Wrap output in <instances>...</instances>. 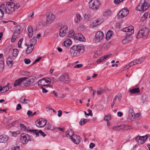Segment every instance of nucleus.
Segmentation results:
<instances>
[{
  "label": "nucleus",
  "mask_w": 150,
  "mask_h": 150,
  "mask_svg": "<svg viewBox=\"0 0 150 150\" xmlns=\"http://www.w3.org/2000/svg\"><path fill=\"white\" fill-rule=\"evenodd\" d=\"M20 5L18 4H15L13 2L8 3L6 6L4 4H2L0 6V13L1 17H3L4 13L12 14L16 9L18 8Z\"/></svg>",
  "instance_id": "1"
},
{
  "label": "nucleus",
  "mask_w": 150,
  "mask_h": 150,
  "mask_svg": "<svg viewBox=\"0 0 150 150\" xmlns=\"http://www.w3.org/2000/svg\"><path fill=\"white\" fill-rule=\"evenodd\" d=\"M84 49V47L81 45H73L70 50L69 54L72 57H79L83 53Z\"/></svg>",
  "instance_id": "2"
},
{
  "label": "nucleus",
  "mask_w": 150,
  "mask_h": 150,
  "mask_svg": "<svg viewBox=\"0 0 150 150\" xmlns=\"http://www.w3.org/2000/svg\"><path fill=\"white\" fill-rule=\"evenodd\" d=\"M31 82L30 79L27 77L21 78L16 80L13 86H20L21 87H26L29 86Z\"/></svg>",
  "instance_id": "3"
},
{
  "label": "nucleus",
  "mask_w": 150,
  "mask_h": 150,
  "mask_svg": "<svg viewBox=\"0 0 150 150\" xmlns=\"http://www.w3.org/2000/svg\"><path fill=\"white\" fill-rule=\"evenodd\" d=\"M150 6V0H141L136 8L137 10L143 12Z\"/></svg>",
  "instance_id": "4"
},
{
  "label": "nucleus",
  "mask_w": 150,
  "mask_h": 150,
  "mask_svg": "<svg viewBox=\"0 0 150 150\" xmlns=\"http://www.w3.org/2000/svg\"><path fill=\"white\" fill-rule=\"evenodd\" d=\"M149 31V29L148 28H143L138 32L137 36V38H139L146 36Z\"/></svg>",
  "instance_id": "5"
},
{
  "label": "nucleus",
  "mask_w": 150,
  "mask_h": 150,
  "mask_svg": "<svg viewBox=\"0 0 150 150\" xmlns=\"http://www.w3.org/2000/svg\"><path fill=\"white\" fill-rule=\"evenodd\" d=\"M89 7L92 9H98L99 6V3L97 0H91L89 3Z\"/></svg>",
  "instance_id": "6"
},
{
  "label": "nucleus",
  "mask_w": 150,
  "mask_h": 150,
  "mask_svg": "<svg viewBox=\"0 0 150 150\" xmlns=\"http://www.w3.org/2000/svg\"><path fill=\"white\" fill-rule=\"evenodd\" d=\"M129 11L127 8H124L120 10L118 13V19H120L126 16L129 13Z\"/></svg>",
  "instance_id": "7"
},
{
  "label": "nucleus",
  "mask_w": 150,
  "mask_h": 150,
  "mask_svg": "<svg viewBox=\"0 0 150 150\" xmlns=\"http://www.w3.org/2000/svg\"><path fill=\"white\" fill-rule=\"evenodd\" d=\"M104 36L103 33L101 31L97 32L95 34V41L99 42L103 39Z\"/></svg>",
  "instance_id": "8"
},
{
  "label": "nucleus",
  "mask_w": 150,
  "mask_h": 150,
  "mask_svg": "<svg viewBox=\"0 0 150 150\" xmlns=\"http://www.w3.org/2000/svg\"><path fill=\"white\" fill-rule=\"evenodd\" d=\"M51 82V79L50 78H43L40 81H39L38 82V84L39 85H40V83H41L40 85H43L45 86H47L48 85L50 84Z\"/></svg>",
  "instance_id": "9"
},
{
  "label": "nucleus",
  "mask_w": 150,
  "mask_h": 150,
  "mask_svg": "<svg viewBox=\"0 0 150 150\" xmlns=\"http://www.w3.org/2000/svg\"><path fill=\"white\" fill-rule=\"evenodd\" d=\"M134 27L132 26H130L128 27H125L123 28L122 30L124 32H128L127 35H130L134 33Z\"/></svg>",
  "instance_id": "10"
},
{
  "label": "nucleus",
  "mask_w": 150,
  "mask_h": 150,
  "mask_svg": "<svg viewBox=\"0 0 150 150\" xmlns=\"http://www.w3.org/2000/svg\"><path fill=\"white\" fill-rule=\"evenodd\" d=\"M22 137H23L22 142L23 144H26L28 141L32 140L31 138L28 134L23 133L22 134Z\"/></svg>",
  "instance_id": "11"
},
{
  "label": "nucleus",
  "mask_w": 150,
  "mask_h": 150,
  "mask_svg": "<svg viewBox=\"0 0 150 150\" xmlns=\"http://www.w3.org/2000/svg\"><path fill=\"white\" fill-rule=\"evenodd\" d=\"M68 31V27L65 25L62 27L59 31V36L62 37H64Z\"/></svg>",
  "instance_id": "12"
},
{
  "label": "nucleus",
  "mask_w": 150,
  "mask_h": 150,
  "mask_svg": "<svg viewBox=\"0 0 150 150\" xmlns=\"http://www.w3.org/2000/svg\"><path fill=\"white\" fill-rule=\"evenodd\" d=\"M55 16L52 13H48L47 16V22L48 24H50L55 19Z\"/></svg>",
  "instance_id": "13"
},
{
  "label": "nucleus",
  "mask_w": 150,
  "mask_h": 150,
  "mask_svg": "<svg viewBox=\"0 0 150 150\" xmlns=\"http://www.w3.org/2000/svg\"><path fill=\"white\" fill-rule=\"evenodd\" d=\"M147 138V137L146 136H139L136 138V140L137 143L139 144H142L144 142Z\"/></svg>",
  "instance_id": "14"
},
{
  "label": "nucleus",
  "mask_w": 150,
  "mask_h": 150,
  "mask_svg": "<svg viewBox=\"0 0 150 150\" xmlns=\"http://www.w3.org/2000/svg\"><path fill=\"white\" fill-rule=\"evenodd\" d=\"M58 79L59 81L66 83H67L70 80L69 76H59Z\"/></svg>",
  "instance_id": "15"
},
{
  "label": "nucleus",
  "mask_w": 150,
  "mask_h": 150,
  "mask_svg": "<svg viewBox=\"0 0 150 150\" xmlns=\"http://www.w3.org/2000/svg\"><path fill=\"white\" fill-rule=\"evenodd\" d=\"M81 138L76 135H74L73 138L71 139L72 141L76 144H78L80 142Z\"/></svg>",
  "instance_id": "16"
},
{
  "label": "nucleus",
  "mask_w": 150,
  "mask_h": 150,
  "mask_svg": "<svg viewBox=\"0 0 150 150\" xmlns=\"http://www.w3.org/2000/svg\"><path fill=\"white\" fill-rule=\"evenodd\" d=\"M26 46H27L25 52L26 54H29L30 53L33 51L34 48V45L33 44H30V45H28L27 43L25 44Z\"/></svg>",
  "instance_id": "17"
},
{
  "label": "nucleus",
  "mask_w": 150,
  "mask_h": 150,
  "mask_svg": "<svg viewBox=\"0 0 150 150\" xmlns=\"http://www.w3.org/2000/svg\"><path fill=\"white\" fill-rule=\"evenodd\" d=\"M125 125H122L113 127L114 130L118 131H123L125 130Z\"/></svg>",
  "instance_id": "18"
},
{
  "label": "nucleus",
  "mask_w": 150,
  "mask_h": 150,
  "mask_svg": "<svg viewBox=\"0 0 150 150\" xmlns=\"http://www.w3.org/2000/svg\"><path fill=\"white\" fill-rule=\"evenodd\" d=\"M47 120L44 119H41L38 122V123L39 124V125L40 126V127H43L46 125Z\"/></svg>",
  "instance_id": "19"
},
{
  "label": "nucleus",
  "mask_w": 150,
  "mask_h": 150,
  "mask_svg": "<svg viewBox=\"0 0 150 150\" xmlns=\"http://www.w3.org/2000/svg\"><path fill=\"white\" fill-rule=\"evenodd\" d=\"M103 22V19L99 18L96 20L94 21L93 22V27H96L100 24Z\"/></svg>",
  "instance_id": "20"
},
{
  "label": "nucleus",
  "mask_w": 150,
  "mask_h": 150,
  "mask_svg": "<svg viewBox=\"0 0 150 150\" xmlns=\"http://www.w3.org/2000/svg\"><path fill=\"white\" fill-rule=\"evenodd\" d=\"M74 132L71 129L68 130L67 131L66 136L67 137H69L70 139H71V138H73L74 136Z\"/></svg>",
  "instance_id": "21"
},
{
  "label": "nucleus",
  "mask_w": 150,
  "mask_h": 150,
  "mask_svg": "<svg viewBox=\"0 0 150 150\" xmlns=\"http://www.w3.org/2000/svg\"><path fill=\"white\" fill-rule=\"evenodd\" d=\"M8 137L4 134L0 136V142H6L8 140Z\"/></svg>",
  "instance_id": "22"
},
{
  "label": "nucleus",
  "mask_w": 150,
  "mask_h": 150,
  "mask_svg": "<svg viewBox=\"0 0 150 150\" xmlns=\"http://www.w3.org/2000/svg\"><path fill=\"white\" fill-rule=\"evenodd\" d=\"M112 13L111 10L110 9H108L104 11L103 13V15L104 16L107 17L110 16Z\"/></svg>",
  "instance_id": "23"
},
{
  "label": "nucleus",
  "mask_w": 150,
  "mask_h": 150,
  "mask_svg": "<svg viewBox=\"0 0 150 150\" xmlns=\"http://www.w3.org/2000/svg\"><path fill=\"white\" fill-rule=\"evenodd\" d=\"M145 57H144L139 58V59H137L134 60V63H135V64H139L142 63L144 60Z\"/></svg>",
  "instance_id": "24"
},
{
  "label": "nucleus",
  "mask_w": 150,
  "mask_h": 150,
  "mask_svg": "<svg viewBox=\"0 0 150 150\" xmlns=\"http://www.w3.org/2000/svg\"><path fill=\"white\" fill-rule=\"evenodd\" d=\"M131 39L132 38L130 37L127 36L122 40V42L123 44H127L130 42Z\"/></svg>",
  "instance_id": "25"
},
{
  "label": "nucleus",
  "mask_w": 150,
  "mask_h": 150,
  "mask_svg": "<svg viewBox=\"0 0 150 150\" xmlns=\"http://www.w3.org/2000/svg\"><path fill=\"white\" fill-rule=\"evenodd\" d=\"M140 91L138 88H135L129 90V92L131 94L138 93L140 92Z\"/></svg>",
  "instance_id": "26"
},
{
  "label": "nucleus",
  "mask_w": 150,
  "mask_h": 150,
  "mask_svg": "<svg viewBox=\"0 0 150 150\" xmlns=\"http://www.w3.org/2000/svg\"><path fill=\"white\" fill-rule=\"evenodd\" d=\"M9 89V88L8 85L2 87V86H0V91H3L2 93L6 92Z\"/></svg>",
  "instance_id": "27"
},
{
  "label": "nucleus",
  "mask_w": 150,
  "mask_h": 150,
  "mask_svg": "<svg viewBox=\"0 0 150 150\" xmlns=\"http://www.w3.org/2000/svg\"><path fill=\"white\" fill-rule=\"evenodd\" d=\"M76 38L77 40L81 41L83 42L85 40V37L80 33L78 34V36L76 37Z\"/></svg>",
  "instance_id": "28"
},
{
  "label": "nucleus",
  "mask_w": 150,
  "mask_h": 150,
  "mask_svg": "<svg viewBox=\"0 0 150 150\" xmlns=\"http://www.w3.org/2000/svg\"><path fill=\"white\" fill-rule=\"evenodd\" d=\"M63 43L64 46L67 47H69L71 44L72 42L70 39H68L64 41Z\"/></svg>",
  "instance_id": "29"
},
{
  "label": "nucleus",
  "mask_w": 150,
  "mask_h": 150,
  "mask_svg": "<svg viewBox=\"0 0 150 150\" xmlns=\"http://www.w3.org/2000/svg\"><path fill=\"white\" fill-rule=\"evenodd\" d=\"M112 35V32L110 30H108L106 35V40H109Z\"/></svg>",
  "instance_id": "30"
},
{
  "label": "nucleus",
  "mask_w": 150,
  "mask_h": 150,
  "mask_svg": "<svg viewBox=\"0 0 150 150\" xmlns=\"http://www.w3.org/2000/svg\"><path fill=\"white\" fill-rule=\"evenodd\" d=\"M13 61L11 58H8L6 61V63L10 67H11L12 66Z\"/></svg>",
  "instance_id": "31"
},
{
  "label": "nucleus",
  "mask_w": 150,
  "mask_h": 150,
  "mask_svg": "<svg viewBox=\"0 0 150 150\" xmlns=\"http://www.w3.org/2000/svg\"><path fill=\"white\" fill-rule=\"evenodd\" d=\"M76 17L77 20L75 21V23H79L82 20L81 16L80 14L78 13L76 14Z\"/></svg>",
  "instance_id": "32"
},
{
  "label": "nucleus",
  "mask_w": 150,
  "mask_h": 150,
  "mask_svg": "<svg viewBox=\"0 0 150 150\" xmlns=\"http://www.w3.org/2000/svg\"><path fill=\"white\" fill-rule=\"evenodd\" d=\"M27 130H29V132L32 133H33V134H35L37 136H38L39 134L40 133L39 132V131L36 129L32 130L30 129H27Z\"/></svg>",
  "instance_id": "33"
},
{
  "label": "nucleus",
  "mask_w": 150,
  "mask_h": 150,
  "mask_svg": "<svg viewBox=\"0 0 150 150\" xmlns=\"http://www.w3.org/2000/svg\"><path fill=\"white\" fill-rule=\"evenodd\" d=\"M148 16V13L147 12L145 13L143 15L141 18L140 20L144 22V21L147 18Z\"/></svg>",
  "instance_id": "34"
},
{
  "label": "nucleus",
  "mask_w": 150,
  "mask_h": 150,
  "mask_svg": "<svg viewBox=\"0 0 150 150\" xmlns=\"http://www.w3.org/2000/svg\"><path fill=\"white\" fill-rule=\"evenodd\" d=\"M89 121L88 119H82L79 122V124L81 125H83L85 124L87 122Z\"/></svg>",
  "instance_id": "35"
},
{
  "label": "nucleus",
  "mask_w": 150,
  "mask_h": 150,
  "mask_svg": "<svg viewBox=\"0 0 150 150\" xmlns=\"http://www.w3.org/2000/svg\"><path fill=\"white\" fill-rule=\"evenodd\" d=\"M134 115V110L132 108H130L129 111V117H133Z\"/></svg>",
  "instance_id": "36"
},
{
  "label": "nucleus",
  "mask_w": 150,
  "mask_h": 150,
  "mask_svg": "<svg viewBox=\"0 0 150 150\" xmlns=\"http://www.w3.org/2000/svg\"><path fill=\"white\" fill-rule=\"evenodd\" d=\"M20 127L21 129L22 130L25 131L26 130L29 132V130H27V129H28L23 124H21L20 125Z\"/></svg>",
  "instance_id": "37"
},
{
  "label": "nucleus",
  "mask_w": 150,
  "mask_h": 150,
  "mask_svg": "<svg viewBox=\"0 0 150 150\" xmlns=\"http://www.w3.org/2000/svg\"><path fill=\"white\" fill-rule=\"evenodd\" d=\"M90 18V13L89 12H87L84 16V18L85 20L88 21Z\"/></svg>",
  "instance_id": "38"
},
{
  "label": "nucleus",
  "mask_w": 150,
  "mask_h": 150,
  "mask_svg": "<svg viewBox=\"0 0 150 150\" xmlns=\"http://www.w3.org/2000/svg\"><path fill=\"white\" fill-rule=\"evenodd\" d=\"M4 68V62L3 61L0 60V71H2Z\"/></svg>",
  "instance_id": "39"
},
{
  "label": "nucleus",
  "mask_w": 150,
  "mask_h": 150,
  "mask_svg": "<svg viewBox=\"0 0 150 150\" xmlns=\"http://www.w3.org/2000/svg\"><path fill=\"white\" fill-rule=\"evenodd\" d=\"M18 50L16 49H14L12 53V55L14 57H16L18 54Z\"/></svg>",
  "instance_id": "40"
},
{
  "label": "nucleus",
  "mask_w": 150,
  "mask_h": 150,
  "mask_svg": "<svg viewBox=\"0 0 150 150\" xmlns=\"http://www.w3.org/2000/svg\"><path fill=\"white\" fill-rule=\"evenodd\" d=\"M74 32L73 30H71L69 32V33L68 35V36L69 38L71 37L74 35Z\"/></svg>",
  "instance_id": "41"
},
{
  "label": "nucleus",
  "mask_w": 150,
  "mask_h": 150,
  "mask_svg": "<svg viewBox=\"0 0 150 150\" xmlns=\"http://www.w3.org/2000/svg\"><path fill=\"white\" fill-rule=\"evenodd\" d=\"M133 129L132 126L129 125H125V130H128L129 129Z\"/></svg>",
  "instance_id": "42"
},
{
  "label": "nucleus",
  "mask_w": 150,
  "mask_h": 150,
  "mask_svg": "<svg viewBox=\"0 0 150 150\" xmlns=\"http://www.w3.org/2000/svg\"><path fill=\"white\" fill-rule=\"evenodd\" d=\"M88 113L86 114V111H84L85 114L86 115H87L88 116L90 115L91 116H93V114L92 112V111L90 109H88Z\"/></svg>",
  "instance_id": "43"
},
{
  "label": "nucleus",
  "mask_w": 150,
  "mask_h": 150,
  "mask_svg": "<svg viewBox=\"0 0 150 150\" xmlns=\"http://www.w3.org/2000/svg\"><path fill=\"white\" fill-rule=\"evenodd\" d=\"M37 40L35 38L33 37V38L31 40L30 42L32 43V44H33L34 46L36 43Z\"/></svg>",
  "instance_id": "44"
},
{
  "label": "nucleus",
  "mask_w": 150,
  "mask_h": 150,
  "mask_svg": "<svg viewBox=\"0 0 150 150\" xmlns=\"http://www.w3.org/2000/svg\"><path fill=\"white\" fill-rule=\"evenodd\" d=\"M28 32H33V28L31 25H29L28 27Z\"/></svg>",
  "instance_id": "45"
},
{
  "label": "nucleus",
  "mask_w": 150,
  "mask_h": 150,
  "mask_svg": "<svg viewBox=\"0 0 150 150\" xmlns=\"http://www.w3.org/2000/svg\"><path fill=\"white\" fill-rule=\"evenodd\" d=\"M111 119V115H106L104 117V119L105 120L108 121L110 120Z\"/></svg>",
  "instance_id": "46"
},
{
  "label": "nucleus",
  "mask_w": 150,
  "mask_h": 150,
  "mask_svg": "<svg viewBox=\"0 0 150 150\" xmlns=\"http://www.w3.org/2000/svg\"><path fill=\"white\" fill-rule=\"evenodd\" d=\"M51 125L50 124H47L45 126V129L46 130H50L51 129Z\"/></svg>",
  "instance_id": "47"
},
{
  "label": "nucleus",
  "mask_w": 150,
  "mask_h": 150,
  "mask_svg": "<svg viewBox=\"0 0 150 150\" xmlns=\"http://www.w3.org/2000/svg\"><path fill=\"white\" fill-rule=\"evenodd\" d=\"M23 40V38H21L19 41L18 43V46L19 47H21V43Z\"/></svg>",
  "instance_id": "48"
},
{
  "label": "nucleus",
  "mask_w": 150,
  "mask_h": 150,
  "mask_svg": "<svg viewBox=\"0 0 150 150\" xmlns=\"http://www.w3.org/2000/svg\"><path fill=\"white\" fill-rule=\"evenodd\" d=\"M105 59L104 57H102L98 60L97 61V62L98 63H99L100 62H103Z\"/></svg>",
  "instance_id": "49"
},
{
  "label": "nucleus",
  "mask_w": 150,
  "mask_h": 150,
  "mask_svg": "<svg viewBox=\"0 0 150 150\" xmlns=\"http://www.w3.org/2000/svg\"><path fill=\"white\" fill-rule=\"evenodd\" d=\"M103 91V90L101 88H98L97 91V93L98 95L101 94L102 92Z\"/></svg>",
  "instance_id": "50"
},
{
  "label": "nucleus",
  "mask_w": 150,
  "mask_h": 150,
  "mask_svg": "<svg viewBox=\"0 0 150 150\" xmlns=\"http://www.w3.org/2000/svg\"><path fill=\"white\" fill-rule=\"evenodd\" d=\"M30 74V73L27 71H23L22 72L21 75H29Z\"/></svg>",
  "instance_id": "51"
},
{
  "label": "nucleus",
  "mask_w": 150,
  "mask_h": 150,
  "mask_svg": "<svg viewBox=\"0 0 150 150\" xmlns=\"http://www.w3.org/2000/svg\"><path fill=\"white\" fill-rule=\"evenodd\" d=\"M24 61L25 63L26 64H28L31 62L30 60L28 59H25Z\"/></svg>",
  "instance_id": "52"
},
{
  "label": "nucleus",
  "mask_w": 150,
  "mask_h": 150,
  "mask_svg": "<svg viewBox=\"0 0 150 150\" xmlns=\"http://www.w3.org/2000/svg\"><path fill=\"white\" fill-rule=\"evenodd\" d=\"M124 0H114V3L116 4H118Z\"/></svg>",
  "instance_id": "53"
},
{
  "label": "nucleus",
  "mask_w": 150,
  "mask_h": 150,
  "mask_svg": "<svg viewBox=\"0 0 150 150\" xmlns=\"http://www.w3.org/2000/svg\"><path fill=\"white\" fill-rule=\"evenodd\" d=\"M30 100L26 99H24L23 101L21 102L22 103H28L30 102Z\"/></svg>",
  "instance_id": "54"
},
{
  "label": "nucleus",
  "mask_w": 150,
  "mask_h": 150,
  "mask_svg": "<svg viewBox=\"0 0 150 150\" xmlns=\"http://www.w3.org/2000/svg\"><path fill=\"white\" fill-rule=\"evenodd\" d=\"M83 65L82 64H78L74 67V68H79L81 67H83Z\"/></svg>",
  "instance_id": "55"
},
{
  "label": "nucleus",
  "mask_w": 150,
  "mask_h": 150,
  "mask_svg": "<svg viewBox=\"0 0 150 150\" xmlns=\"http://www.w3.org/2000/svg\"><path fill=\"white\" fill-rule=\"evenodd\" d=\"M39 132L41 134V135L43 137H45L46 135V134L41 130L39 131Z\"/></svg>",
  "instance_id": "56"
},
{
  "label": "nucleus",
  "mask_w": 150,
  "mask_h": 150,
  "mask_svg": "<svg viewBox=\"0 0 150 150\" xmlns=\"http://www.w3.org/2000/svg\"><path fill=\"white\" fill-rule=\"evenodd\" d=\"M22 108L21 105L20 104H18L17 105L16 108V109L17 110H19L21 109Z\"/></svg>",
  "instance_id": "57"
},
{
  "label": "nucleus",
  "mask_w": 150,
  "mask_h": 150,
  "mask_svg": "<svg viewBox=\"0 0 150 150\" xmlns=\"http://www.w3.org/2000/svg\"><path fill=\"white\" fill-rule=\"evenodd\" d=\"M95 146V144L93 143H90L89 145V148L91 149H92L93 147H94Z\"/></svg>",
  "instance_id": "58"
},
{
  "label": "nucleus",
  "mask_w": 150,
  "mask_h": 150,
  "mask_svg": "<svg viewBox=\"0 0 150 150\" xmlns=\"http://www.w3.org/2000/svg\"><path fill=\"white\" fill-rule=\"evenodd\" d=\"M16 38V37L15 36H14V35H13L11 40V42L13 43L14 42Z\"/></svg>",
  "instance_id": "59"
},
{
  "label": "nucleus",
  "mask_w": 150,
  "mask_h": 150,
  "mask_svg": "<svg viewBox=\"0 0 150 150\" xmlns=\"http://www.w3.org/2000/svg\"><path fill=\"white\" fill-rule=\"evenodd\" d=\"M134 61L133 60L129 63L128 65L130 67L134 65L135 64V63H134Z\"/></svg>",
  "instance_id": "60"
},
{
  "label": "nucleus",
  "mask_w": 150,
  "mask_h": 150,
  "mask_svg": "<svg viewBox=\"0 0 150 150\" xmlns=\"http://www.w3.org/2000/svg\"><path fill=\"white\" fill-rule=\"evenodd\" d=\"M27 114L29 117H30L32 116V112L31 111L29 110L28 111Z\"/></svg>",
  "instance_id": "61"
},
{
  "label": "nucleus",
  "mask_w": 150,
  "mask_h": 150,
  "mask_svg": "<svg viewBox=\"0 0 150 150\" xmlns=\"http://www.w3.org/2000/svg\"><path fill=\"white\" fill-rule=\"evenodd\" d=\"M41 88L42 89V91L43 93H46L48 92L47 90L45 88L42 87Z\"/></svg>",
  "instance_id": "62"
},
{
  "label": "nucleus",
  "mask_w": 150,
  "mask_h": 150,
  "mask_svg": "<svg viewBox=\"0 0 150 150\" xmlns=\"http://www.w3.org/2000/svg\"><path fill=\"white\" fill-rule=\"evenodd\" d=\"M123 115V113L121 112H117V115L120 117H122V116Z\"/></svg>",
  "instance_id": "63"
},
{
  "label": "nucleus",
  "mask_w": 150,
  "mask_h": 150,
  "mask_svg": "<svg viewBox=\"0 0 150 150\" xmlns=\"http://www.w3.org/2000/svg\"><path fill=\"white\" fill-rule=\"evenodd\" d=\"M13 149L14 150H19L20 149V147L18 146H16L14 147H13Z\"/></svg>",
  "instance_id": "64"
}]
</instances>
